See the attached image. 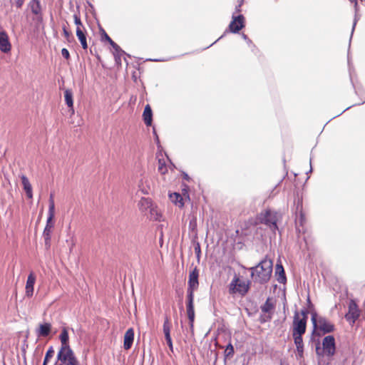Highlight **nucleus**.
Instances as JSON below:
<instances>
[{"mask_svg":"<svg viewBox=\"0 0 365 365\" xmlns=\"http://www.w3.org/2000/svg\"><path fill=\"white\" fill-rule=\"evenodd\" d=\"M248 269L255 282L264 284L269 282L272 276L273 262L271 259H264L256 266Z\"/></svg>","mask_w":365,"mask_h":365,"instance_id":"f257e3e1","label":"nucleus"},{"mask_svg":"<svg viewBox=\"0 0 365 365\" xmlns=\"http://www.w3.org/2000/svg\"><path fill=\"white\" fill-rule=\"evenodd\" d=\"M48 202H49V206H48V217H47V220H46V227H45L43 232L45 245L48 247L50 246L51 230L54 226L53 220L55 216V203H54L53 194L50 195Z\"/></svg>","mask_w":365,"mask_h":365,"instance_id":"f03ea898","label":"nucleus"},{"mask_svg":"<svg viewBox=\"0 0 365 365\" xmlns=\"http://www.w3.org/2000/svg\"><path fill=\"white\" fill-rule=\"evenodd\" d=\"M279 214L271 210H266L259 217L260 222L267 225L274 234L279 230L277 224Z\"/></svg>","mask_w":365,"mask_h":365,"instance_id":"7ed1b4c3","label":"nucleus"},{"mask_svg":"<svg viewBox=\"0 0 365 365\" xmlns=\"http://www.w3.org/2000/svg\"><path fill=\"white\" fill-rule=\"evenodd\" d=\"M312 322L313 324L314 329H319L323 332V334H329L334 331V325L325 317H317V314L316 312L312 313Z\"/></svg>","mask_w":365,"mask_h":365,"instance_id":"20e7f679","label":"nucleus"},{"mask_svg":"<svg viewBox=\"0 0 365 365\" xmlns=\"http://www.w3.org/2000/svg\"><path fill=\"white\" fill-rule=\"evenodd\" d=\"M57 360L65 365H79L73 351L71 348L59 350L57 354Z\"/></svg>","mask_w":365,"mask_h":365,"instance_id":"39448f33","label":"nucleus"},{"mask_svg":"<svg viewBox=\"0 0 365 365\" xmlns=\"http://www.w3.org/2000/svg\"><path fill=\"white\" fill-rule=\"evenodd\" d=\"M250 284L251 282L250 281H241L235 276L230 284V289L232 293H239L242 296H244L248 292Z\"/></svg>","mask_w":365,"mask_h":365,"instance_id":"423d86ee","label":"nucleus"},{"mask_svg":"<svg viewBox=\"0 0 365 365\" xmlns=\"http://www.w3.org/2000/svg\"><path fill=\"white\" fill-rule=\"evenodd\" d=\"M307 321L300 318L298 312H295L293 319L292 335L304 334L306 332Z\"/></svg>","mask_w":365,"mask_h":365,"instance_id":"0eeeda50","label":"nucleus"},{"mask_svg":"<svg viewBox=\"0 0 365 365\" xmlns=\"http://www.w3.org/2000/svg\"><path fill=\"white\" fill-rule=\"evenodd\" d=\"M348 308L349 310L345 314V319L348 322L354 324L360 317V311L357 304L354 300L349 302Z\"/></svg>","mask_w":365,"mask_h":365,"instance_id":"6e6552de","label":"nucleus"},{"mask_svg":"<svg viewBox=\"0 0 365 365\" xmlns=\"http://www.w3.org/2000/svg\"><path fill=\"white\" fill-rule=\"evenodd\" d=\"M232 21L229 24V31L233 34L238 33L245 27V17L242 14L232 15Z\"/></svg>","mask_w":365,"mask_h":365,"instance_id":"1a4fd4ad","label":"nucleus"},{"mask_svg":"<svg viewBox=\"0 0 365 365\" xmlns=\"http://www.w3.org/2000/svg\"><path fill=\"white\" fill-rule=\"evenodd\" d=\"M324 351L329 356H334L336 351L335 339L332 335L327 336L322 341Z\"/></svg>","mask_w":365,"mask_h":365,"instance_id":"9d476101","label":"nucleus"},{"mask_svg":"<svg viewBox=\"0 0 365 365\" xmlns=\"http://www.w3.org/2000/svg\"><path fill=\"white\" fill-rule=\"evenodd\" d=\"M199 270L195 267L189 273V278L187 282V288L189 290L196 291L199 287Z\"/></svg>","mask_w":365,"mask_h":365,"instance_id":"9b49d317","label":"nucleus"},{"mask_svg":"<svg viewBox=\"0 0 365 365\" xmlns=\"http://www.w3.org/2000/svg\"><path fill=\"white\" fill-rule=\"evenodd\" d=\"M194 290L187 289L186 295V309L187 317L192 318V314H195L194 310Z\"/></svg>","mask_w":365,"mask_h":365,"instance_id":"f8f14e48","label":"nucleus"},{"mask_svg":"<svg viewBox=\"0 0 365 365\" xmlns=\"http://www.w3.org/2000/svg\"><path fill=\"white\" fill-rule=\"evenodd\" d=\"M11 46L8 34L5 31H0V51L3 53H8L11 51Z\"/></svg>","mask_w":365,"mask_h":365,"instance_id":"ddd939ff","label":"nucleus"},{"mask_svg":"<svg viewBox=\"0 0 365 365\" xmlns=\"http://www.w3.org/2000/svg\"><path fill=\"white\" fill-rule=\"evenodd\" d=\"M36 282V275L31 272L28 276L26 284V294L27 297H31L34 294V287Z\"/></svg>","mask_w":365,"mask_h":365,"instance_id":"4468645a","label":"nucleus"},{"mask_svg":"<svg viewBox=\"0 0 365 365\" xmlns=\"http://www.w3.org/2000/svg\"><path fill=\"white\" fill-rule=\"evenodd\" d=\"M134 340V330L133 328L128 329L124 335L123 347L125 350L131 348Z\"/></svg>","mask_w":365,"mask_h":365,"instance_id":"2eb2a0df","label":"nucleus"},{"mask_svg":"<svg viewBox=\"0 0 365 365\" xmlns=\"http://www.w3.org/2000/svg\"><path fill=\"white\" fill-rule=\"evenodd\" d=\"M52 326L50 323H43L39 324L38 329L36 330V334L38 337H46L51 331Z\"/></svg>","mask_w":365,"mask_h":365,"instance_id":"dca6fc26","label":"nucleus"},{"mask_svg":"<svg viewBox=\"0 0 365 365\" xmlns=\"http://www.w3.org/2000/svg\"><path fill=\"white\" fill-rule=\"evenodd\" d=\"M59 339L61 342V347L60 350H64L65 349L71 348L68 344L69 336L67 327H63L61 330V333L59 336Z\"/></svg>","mask_w":365,"mask_h":365,"instance_id":"f3484780","label":"nucleus"},{"mask_svg":"<svg viewBox=\"0 0 365 365\" xmlns=\"http://www.w3.org/2000/svg\"><path fill=\"white\" fill-rule=\"evenodd\" d=\"M101 41H107L112 46L115 52H123V50L115 43L114 42L110 37L107 34L104 29H101Z\"/></svg>","mask_w":365,"mask_h":365,"instance_id":"a211bd4d","label":"nucleus"},{"mask_svg":"<svg viewBox=\"0 0 365 365\" xmlns=\"http://www.w3.org/2000/svg\"><path fill=\"white\" fill-rule=\"evenodd\" d=\"M275 275L277 280L280 284H284L287 282V277L283 266L281 264H277L275 268Z\"/></svg>","mask_w":365,"mask_h":365,"instance_id":"6ab92c4d","label":"nucleus"},{"mask_svg":"<svg viewBox=\"0 0 365 365\" xmlns=\"http://www.w3.org/2000/svg\"><path fill=\"white\" fill-rule=\"evenodd\" d=\"M143 120L147 126H150L153 123V111L149 105H146L143 113Z\"/></svg>","mask_w":365,"mask_h":365,"instance_id":"aec40b11","label":"nucleus"},{"mask_svg":"<svg viewBox=\"0 0 365 365\" xmlns=\"http://www.w3.org/2000/svg\"><path fill=\"white\" fill-rule=\"evenodd\" d=\"M305 216L302 210L299 211V215H297L295 220L296 230L298 233L304 232V224L305 222Z\"/></svg>","mask_w":365,"mask_h":365,"instance_id":"412c9836","label":"nucleus"},{"mask_svg":"<svg viewBox=\"0 0 365 365\" xmlns=\"http://www.w3.org/2000/svg\"><path fill=\"white\" fill-rule=\"evenodd\" d=\"M76 36L83 49H87L88 43L86 40V30L76 29Z\"/></svg>","mask_w":365,"mask_h":365,"instance_id":"4be33fe9","label":"nucleus"},{"mask_svg":"<svg viewBox=\"0 0 365 365\" xmlns=\"http://www.w3.org/2000/svg\"><path fill=\"white\" fill-rule=\"evenodd\" d=\"M64 98L67 106L72 110L73 112V92L70 89H66L64 91Z\"/></svg>","mask_w":365,"mask_h":365,"instance_id":"5701e85b","label":"nucleus"},{"mask_svg":"<svg viewBox=\"0 0 365 365\" xmlns=\"http://www.w3.org/2000/svg\"><path fill=\"white\" fill-rule=\"evenodd\" d=\"M235 354L234 346L232 343L230 341L228 344L226 346L225 351H224V361L226 363L227 359H230L233 357Z\"/></svg>","mask_w":365,"mask_h":365,"instance_id":"b1692460","label":"nucleus"},{"mask_svg":"<svg viewBox=\"0 0 365 365\" xmlns=\"http://www.w3.org/2000/svg\"><path fill=\"white\" fill-rule=\"evenodd\" d=\"M170 199L173 203L178 205L180 207L184 206L183 198L180 194L178 192L170 194Z\"/></svg>","mask_w":365,"mask_h":365,"instance_id":"393cba45","label":"nucleus"},{"mask_svg":"<svg viewBox=\"0 0 365 365\" xmlns=\"http://www.w3.org/2000/svg\"><path fill=\"white\" fill-rule=\"evenodd\" d=\"M261 310L264 313H269L274 308V303L272 302V300L269 297L267 299L264 304L261 306Z\"/></svg>","mask_w":365,"mask_h":365,"instance_id":"a878e982","label":"nucleus"},{"mask_svg":"<svg viewBox=\"0 0 365 365\" xmlns=\"http://www.w3.org/2000/svg\"><path fill=\"white\" fill-rule=\"evenodd\" d=\"M349 1L351 2V3H354V10H355V16H354V23H353V26H352V30H351V38H350V40H351V36H352L353 33H354V31L355 29V26L356 25V23H357V21L359 19V16L358 14L359 6H358L357 0H349Z\"/></svg>","mask_w":365,"mask_h":365,"instance_id":"bb28decb","label":"nucleus"},{"mask_svg":"<svg viewBox=\"0 0 365 365\" xmlns=\"http://www.w3.org/2000/svg\"><path fill=\"white\" fill-rule=\"evenodd\" d=\"M30 6L31 12L34 14L38 15L41 14V8L40 1L38 0H32V1L30 3Z\"/></svg>","mask_w":365,"mask_h":365,"instance_id":"cd10ccee","label":"nucleus"},{"mask_svg":"<svg viewBox=\"0 0 365 365\" xmlns=\"http://www.w3.org/2000/svg\"><path fill=\"white\" fill-rule=\"evenodd\" d=\"M170 329L171 324L169 321V319L166 317L163 323V333L165 334V337L171 336H170Z\"/></svg>","mask_w":365,"mask_h":365,"instance_id":"c85d7f7f","label":"nucleus"},{"mask_svg":"<svg viewBox=\"0 0 365 365\" xmlns=\"http://www.w3.org/2000/svg\"><path fill=\"white\" fill-rule=\"evenodd\" d=\"M53 354H54V349H53V346H50L46 353V355H45V357L43 359V365H47L49 360L53 357Z\"/></svg>","mask_w":365,"mask_h":365,"instance_id":"c756f323","label":"nucleus"},{"mask_svg":"<svg viewBox=\"0 0 365 365\" xmlns=\"http://www.w3.org/2000/svg\"><path fill=\"white\" fill-rule=\"evenodd\" d=\"M74 23L76 25V29L85 30V27L83 25L81 18L78 14H73Z\"/></svg>","mask_w":365,"mask_h":365,"instance_id":"7c9ffc66","label":"nucleus"},{"mask_svg":"<svg viewBox=\"0 0 365 365\" xmlns=\"http://www.w3.org/2000/svg\"><path fill=\"white\" fill-rule=\"evenodd\" d=\"M302 336L303 334L292 335L296 347L304 346Z\"/></svg>","mask_w":365,"mask_h":365,"instance_id":"2f4dec72","label":"nucleus"},{"mask_svg":"<svg viewBox=\"0 0 365 365\" xmlns=\"http://www.w3.org/2000/svg\"><path fill=\"white\" fill-rule=\"evenodd\" d=\"M22 184H23L24 189L25 192L27 191V190L29 191V190L32 189L31 185V184L29 182V180L25 176L22 177Z\"/></svg>","mask_w":365,"mask_h":365,"instance_id":"473e14b6","label":"nucleus"},{"mask_svg":"<svg viewBox=\"0 0 365 365\" xmlns=\"http://www.w3.org/2000/svg\"><path fill=\"white\" fill-rule=\"evenodd\" d=\"M355 92L356 93V95H358L359 96L361 97V98L363 100V101L360 103V104H363L364 103H365V91H364L362 88H355Z\"/></svg>","mask_w":365,"mask_h":365,"instance_id":"72a5a7b5","label":"nucleus"},{"mask_svg":"<svg viewBox=\"0 0 365 365\" xmlns=\"http://www.w3.org/2000/svg\"><path fill=\"white\" fill-rule=\"evenodd\" d=\"M122 55H127V54L124 51H123V52H118V53L114 51L113 56H114L115 61L116 63L120 64V61H121L120 58H121Z\"/></svg>","mask_w":365,"mask_h":365,"instance_id":"f704fd0d","label":"nucleus"},{"mask_svg":"<svg viewBox=\"0 0 365 365\" xmlns=\"http://www.w3.org/2000/svg\"><path fill=\"white\" fill-rule=\"evenodd\" d=\"M140 205L141 207H144L145 209H147L151 205V201L147 198H142L140 202Z\"/></svg>","mask_w":365,"mask_h":365,"instance_id":"c9c22d12","label":"nucleus"},{"mask_svg":"<svg viewBox=\"0 0 365 365\" xmlns=\"http://www.w3.org/2000/svg\"><path fill=\"white\" fill-rule=\"evenodd\" d=\"M297 348V358H302L304 356V346H298Z\"/></svg>","mask_w":365,"mask_h":365,"instance_id":"e433bc0d","label":"nucleus"},{"mask_svg":"<svg viewBox=\"0 0 365 365\" xmlns=\"http://www.w3.org/2000/svg\"><path fill=\"white\" fill-rule=\"evenodd\" d=\"M158 170H159L162 174L165 173V172L167 171V169H166V168H165V164H164V163H162L160 160H159V167H158Z\"/></svg>","mask_w":365,"mask_h":365,"instance_id":"4c0bfd02","label":"nucleus"},{"mask_svg":"<svg viewBox=\"0 0 365 365\" xmlns=\"http://www.w3.org/2000/svg\"><path fill=\"white\" fill-rule=\"evenodd\" d=\"M61 55L66 59H68L70 58V53L67 48H63L61 49Z\"/></svg>","mask_w":365,"mask_h":365,"instance_id":"58836bf2","label":"nucleus"},{"mask_svg":"<svg viewBox=\"0 0 365 365\" xmlns=\"http://www.w3.org/2000/svg\"><path fill=\"white\" fill-rule=\"evenodd\" d=\"M165 341H166L167 344L169 346L170 351H173V341H172L171 336L165 337Z\"/></svg>","mask_w":365,"mask_h":365,"instance_id":"ea45409f","label":"nucleus"},{"mask_svg":"<svg viewBox=\"0 0 365 365\" xmlns=\"http://www.w3.org/2000/svg\"><path fill=\"white\" fill-rule=\"evenodd\" d=\"M195 254H196V255H197V257L199 259V258H200V253H201L200 246V244H199V243H197V244L195 246Z\"/></svg>","mask_w":365,"mask_h":365,"instance_id":"a19ab883","label":"nucleus"},{"mask_svg":"<svg viewBox=\"0 0 365 365\" xmlns=\"http://www.w3.org/2000/svg\"><path fill=\"white\" fill-rule=\"evenodd\" d=\"M188 318V320H189V324H190V328L192 331H193V328H194V321H195V314H192V318H190V317H187Z\"/></svg>","mask_w":365,"mask_h":365,"instance_id":"79ce46f5","label":"nucleus"},{"mask_svg":"<svg viewBox=\"0 0 365 365\" xmlns=\"http://www.w3.org/2000/svg\"><path fill=\"white\" fill-rule=\"evenodd\" d=\"M63 32L64 36L66 38V39L68 40V38L71 36V32L65 26L63 27Z\"/></svg>","mask_w":365,"mask_h":365,"instance_id":"37998d69","label":"nucleus"},{"mask_svg":"<svg viewBox=\"0 0 365 365\" xmlns=\"http://www.w3.org/2000/svg\"><path fill=\"white\" fill-rule=\"evenodd\" d=\"M242 37L245 41H247L249 46L252 44V41L248 38V36L246 34H242Z\"/></svg>","mask_w":365,"mask_h":365,"instance_id":"c03bdc74","label":"nucleus"},{"mask_svg":"<svg viewBox=\"0 0 365 365\" xmlns=\"http://www.w3.org/2000/svg\"><path fill=\"white\" fill-rule=\"evenodd\" d=\"M309 312L308 310L304 309L301 311V314L302 315V318H304L306 321L307 320V316H308Z\"/></svg>","mask_w":365,"mask_h":365,"instance_id":"a18cd8bd","label":"nucleus"},{"mask_svg":"<svg viewBox=\"0 0 365 365\" xmlns=\"http://www.w3.org/2000/svg\"><path fill=\"white\" fill-rule=\"evenodd\" d=\"M25 0H16L15 5L17 8H21L24 4Z\"/></svg>","mask_w":365,"mask_h":365,"instance_id":"49530a36","label":"nucleus"},{"mask_svg":"<svg viewBox=\"0 0 365 365\" xmlns=\"http://www.w3.org/2000/svg\"><path fill=\"white\" fill-rule=\"evenodd\" d=\"M242 2H243V0H241L240 3L237 6H236V7H235L236 12L241 11V6H242Z\"/></svg>","mask_w":365,"mask_h":365,"instance_id":"de8ad7c7","label":"nucleus"},{"mask_svg":"<svg viewBox=\"0 0 365 365\" xmlns=\"http://www.w3.org/2000/svg\"><path fill=\"white\" fill-rule=\"evenodd\" d=\"M182 175L183 180H187V181H190V178L189 177V175L186 173L183 172Z\"/></svg>","mask_w":365,"mask_h":365,"instance_id":"09e8293b","label":"nucleus"},{"mask_svg":"<svg viewBox=\"0 0 365 365\" xmlns=\"http://www.w3.org/2000/svg\"><path fill=\"white\" fill-rule=\"evenodd\" d=\"M26 196L28 198H32V196H33L32 195V189L29 190H29L26 191Z\"/></svg>","mask_w":365,"mask_h":365,"instance_id":"8fccbe9b","label":"nucleus"},{"mask_svg":"<svg viewBox=\"0 0 365 365\" xmlns=\"http://www.w3.org/2000/svg\"><path fill=\"white\" fill-rule=\"evenodd\" d=\"M270 319H271V316H268L267 319H264V318H262V319H260V322H261L262 323H264V322H266L267 321L270 320Z\"/></svg>","mask_w":365,"mask_h":365,"instance_id":"3c124183","label":"nucleus"},{"mask_svg":"<svg viewBox=\"0 0 365 365\" xmlns=\"http://www.w3.org/2000/svg\"><path fill=\"white\" fill-rule=\"evenodd\" d=\"M316 352L317 355H322V353L320 352V347L319 346H317L316 348Z\"/></svg>","mask_w":365,"mask_h":365,"instance_id":"603ef678","label":"nucleus"},{"mask_svg":"<svg viewBox=\"0 0 365 365\" xmlns=\"http://www.w3.org/2000/svg\"><path fill=\"white\" fill-rule=\"evenodd\" d=\"M223 37V36H221L220 37H219L218 39H217L214 43H211L210 46H207L205 48H210V46H212L214 43H215L217 41H219L220 39H221Z\"/></svg>","mask_w":365,"mask_h":365,"instance_id":"864d4df0","label":"nucleus"},{"mask_svg":"<svg viewBox=\"0 0 365 365\" xmlns=\"http://www.w3.org/2000/svg\"><path fill=\"white\" fill-rule=\"evenodd\" d=\"M155 142H156L157 144L160 143V140H159V138H158V135H156V136H155Z\"/></svg>","mask_w":365,"mask_h":365,"instance_id":"5fc2aeb1","label":"nucleus"},{"mask_svg":"<svg viewBox=\"0 0 365 365\" xmlns=\"http://www.w3.org/2000/svg\"><path fill=\"white\" fill-rule=\"evenodd\" d=\"M150 61H155V62H158V61H162V60H160V59H150Z\"/></svg>","mask_w":365,"mask_h":365,"instance_id":"6e6d98bb","label":"nucleus"},{"mask_svg":"<svg viewBox=\"0 0 365 365\" xmlns=\"http://www.w3.org/2000/svg\"><path fill=\"white\" fill-rule=\"evenodd\" d=\"M153 134H154L155 137V136H156V135H157V133H156V131H155V128H153Z\"/></svg>","mask_w":365,"mask_h":365,"instance_id":"4d7b16f0","label":"nucleus"},{"mask_svg":"<svg viewBox=\"0 0 365 365\" xmlns=\"http://www.w3.org/2000/svg\"><path fill=\"white\" fill-rule=\"evenodd\" d=\"M307 302L309 304H312L309 297H308Z\"/></svg>","mask_w":365,"mask_h":365,"instance_id":"13d9d810","label":"nucleus"},{"mask_svg":"<svg viewBox=\"0 0 365 365\" xmlns=\"http://www.w3.org/2000/svg\"><path fill=\"white\" fill-rule=\"evenodd\" d=\"M71 331H72L73 332H74V331H75L73 328H71Z\"/></svg>","mask_w":365,"mask_h":365,"instance_id":"bf43d9fd","label":"nucleus"},{"mask_svg":"<svg viewBox=\"0 0 365 365\" xmlns=\"http://www.w3.org/2000/svg\"><path fill=\"white\" fill-rule=\"evenodd\" d=\"M55 365H56V364ZM60 365H63V364H60Z\"/></svg>","mask_w":365,"mask_h":365,"instance_id":"052dcab7","label":"nucleus"}]
</instances>
